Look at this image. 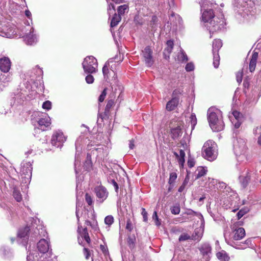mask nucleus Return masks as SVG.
Listing matches in <instances>:
<instances>
[{
  "mask_svg": "<svg viewBox=\"0 0 261 261\" xmlns=\"http://www.w3.org/2000/svg\"><path fill=\"white\" fill-rule=\"evenodd\" d=\"M13 195L17 202H20L22 200V195L19 190L14 189L13 192Z\"/></svg>",
  "mask_w": 261,
  "mask_h": 261,
  "instance_id": "e433bc0d",
  "label": "nucleus"
},
{
  "mask_svg": "<svg viewBox=\"0 0 261 261\" xmlns=\"http://www.w3.org/2000/svg\"><path fill=\"white\" fill-rule=\"evenodd\" d=\"M218 187L220 189H224V192L227 196V198L231 201L230 204L237 202L238 200V194L234 191L232 190L230 187H227L226 184L224 182H219Z\"/></svg>",
  "mask_w": 261,
  "mask_h": 261,
  "instance_id": "0eeeda50",
  "label": "nucleus"
},
{
  "mask_svg": "<svg viewBox=\"0 0 261 261\" xmlns=\"http://www.w3.org/2000/svg\"><path fill=\"white\" fill-rule=\"evenodd\" d=\"M202 156L210 161L215 160L218 155V149L216 143L212 140L205 142L202 148Z\"/></svg>",
  "mask_w": 261,
  "mask_h": 261,
  "instance_id": "20e7f679",
  "label": "nucleus"
},
{
  "mask_svg": "<svg viewBox=\"0 0 261 261\" xmlns=\"http://www.w3.org/2000/svg\"><path fill=\"white\" fill-rule=\"evenodd\" d=\"M177 60L181 62H186L188 60L187 55L181 48H180V51L177 56Z\"/></svg>",
  "mask_w": 261,
  "mask_h": 261,
  "instance_id": "473e14b6",
  "label": "nucleus"
},
{
  "mask_svg": "<svg viewBox=\"0 0 261 261\" xmlns=\"http://www.w3.org/2000/svg\"><path fill=\"white\" fill-rule=\"evenodd\" d=\"M105 222L106 224L110 226L114 222V218L112 216H107L105 219Z\"/></svg>",
  "mask_w": 261,
  "mask_h": 261,
  "instance_id": "c03bdc74",
  "label": "nucleus"
},
{
  "mask_svg": "<svg viewBox=\"0 0 261 261\" xmlns=\"http://www.w3.org/2000/svg\"><path fill=\"white\" fill-rule=\"evenodd\" d=\"M239 222H236L231 226L232 230V238L233 240L238 241L242 239L245 236V229L239 227Z\"/></svg>",
  "mask_w": 261,
  "mask_h": 261,
  "instance_id": "1a4fd4ad",
  "label": "nucleus"
},
{
  "mask_svg": "<svg viewBox=\"0 0 261 261\" xmlns=\"http://www.w3.org/2000/svg\"><path fill=\"white\" fill-rule=\"evenodd\" d=\"M85 201L87 203L88 205L89 206H92L93 204V201L91 196L87 193L85 194Z\"/></svg>",
  "mask_w": 261,
  "mask_h": 261,
  "instance_id": "37998d69",
  "label": "nucleus"
},
{
  "mask_svg": "<svg viewBox=\"0 0 261 261\" xmlns=\"http://www.w3.org/2000/svg\"><path fill=\"white\" fill-rule=\"evenodd\" d=\"M201 11H202V20L205 23V26L209 30L210 33H213L224 29L226 23L224 16L221 14L220 16L214 15L213 9V4L206 0H202L199 2Z\"/></svg>",
  "mask_w": 261,
  "mask_h": 261,
  "instance_id": "f257e3e1",
  "label": "nucleus"
},
{
  "mask_svg": "<svg viewBox=\"0 0 261 261\" xmlns=\"http://www.w3.org/2000/svg\"><path fill=\"white\" fill-rule=\"evenodd\" d=\"M246 149L245 141L242 138H237L233 141V151L236 156L242 155Z\"/></svg>",
  "mask_w": 261,
  "mask_h": 261,
  "instance_id": "6e6552de",
  "label": "nucleus"
},
{
  "mask_svg": "<svg viewBox=\"0 0 261 261\" xmlns=\"http://www.w3.org/2000/svg\"><path fill=\"white\" fill-rule=\"evenodd\" d=\"M82 65L85 72L93 73L97 71L98 63L95 57L90 56H87L84 59Z\"/></svg>",
  "mask_w": 261,
  "mask_h": 261,
  "instance_id": "423d86ee",
  "label": "nucleus"
},
{
  "mask_svg": "<svg viewBox=\"0 0 261 261\" xmlns=\"http://www.w3.org/2000/svg\"><path fill=\"white\" fill-rule=\"evenodd\" d=\"M11 66V62L8 57H4L0 59V70L7 73L9 71Z\"/></svg>",
  "mask_w": 261,
  "mask_h": 261,
  "instance_id": "dca6fc26",
  "label": "nucleus"
},
{
  "mask_svg": "<svg viewBox=\"0 0 261 261\" xmlns=\"http://www.w3.org/2000/svg\"><path fill=\"white\" fill-rule=\"evenodd\" d=\"M216 255L220 261H228L229 259V256L224 251L218 252Z\"/></svg>",
  "mask_w": 261,
  "mask_h": 261,
  "instance_id": "72a5a7b5",
  "label": "nucleus"
},
{
  "mask_svg": "<svg viewBox=\"0 0 261 261\" xmlns=\"http://www.w3.org/2000/svg\"><path fill=\"white\" fill-rule=\"evenodd\" d=\"M152 218V219L154 220L156 225L159 226L161 225V222L158 218L157 212L156 211L154 212Z\"/></svg>",
  "mask_w": 261,
  "mask_h": 261,
  "instance_id": "09e8293b",
  "label": "nucleus"
},
{
  "mask_svg": "<svg viewBox=\"0 0 261 261\" xmlns=\"http://www.w3.org/2000/svg\"><path fill=\"white\" fill-rule=\"evenodd\" d=\"M176 158L178 160V162L180 166L183 167L185 161V158L176 157Z\"/></svg>",
  "mask_w": 261,
  "mask_h": 261,
  "instance_id": "0e129e2a",
  "label": "nucleus"
},
{
  "mask_svg": "<svg viewBox=\"0 0 261 261\" xmlns=\"http://www.w3.org/2000/svg\"><path fill=\"white\" fill-rule=\"evenodd\" d=\"M38 250L42 253L48 252L49 250V244L48 242L44 239H41L37 244Z\"/></svg>",
  "mask_w": 261,
  "mask_h": 261,
  "instance_id": "412c9836",
  "label": "nucleus"
},
{
  "mask_svg": "<svg viewBox=\"0 0 261 261\" xmlns=\"http://www.w3.org/2000/svg\"><path fill=\"white\" fill-rule=\"evenodd\" d=\"M100 249L106 257L109 256V252L108 251V247L105 245H100Z\"/></svg>",
  "mask_w": 261,
  "mask_h": 261,
  "instance_id": "79ce46f5",
  "label": "nucleus"
},
{
  "mask_svg": "<svg viewBox=\"0 0 261 261\" xmlns=\"http://www.w3.org/2000/svg\"><path fill=\"white\" fill-rule=\"evenodd\" d=\"M229 118L232 123L234 124L236 128H238L243 121L242 114L237 111H233L232 113V116H229Z\"/></svg>",
  "mask_w": 261,
  "mask_h": 261,
  "instance_id": "ddd939ff",
  "label": "nucleus"
},
{
  "mask_svg": "<svg viewBox=\"0 0 261 261\" xmlns=\"http://www.w3.org/2000/svg\"><path fill=\"white\" fill-rule=\"evenodd\" d=\"M77 231L80 234V236L82 238H83L88 244H90L91 243V239L88 232V229L86 227L83 228L81 230L80 227H79Z\"/></svg>",
  "mask_w": 261,
  "mask_h": 261,
  "instance_id": "a878e982",
  "label": "nucleus"
},
{
  "mask_svg": "<svg viewBox=\"0 0 261 261\" xmlns=\"http://www.w3.org/2000/svg\"><path fill=\"white\" fill-rule=\"evenodd\" d=\"M236 168L239 171V180L243 188H246L251 181L257 178L256 171L247 169L244 164L237 163Z\"/></svg>",
  "mask_w": 261,
  "mask_h": 261,
  "instance_id": "7ed1b4c3",
  "label": "nucleus"
},
{
  "mask_svg": "<svg viewBox=\"0 0 261 261\" xmlns=\"http://www.w3.org/2000/svg\"><path fill=\"white\" fill-rule=\"evenodd\" d=\"M25 15L29 19L31 18L32 16L31 13L29 10H26L25 11Z\"/></svg>",
  "mask_w": 261,
  "mask_h": 261,
  "instance_id": "338daca9",
  "label": "nucleus"
},
{
  "mask_svg": "<svg viewBox=\"0 0 261 261\" xmlns=\"http://www.w3.org/2000/svg\"><path fill=\"white\" fill-rule=\"evenodd\" d=\"M200 251L204 259V261H209L211 254V247L209 244L205 243L201 246L199 248Z\"/></svg>",
  "mask_w": 261,
  "mask_h": 261,
  "instance_id": "2eb2a0df",
  "label": "nucleus"
},
{
  "mask_svg": "<svg viewBox=\"0 0 261 261\" xmlns=\"http://www.w3.org/2000/svg\"><path fill=\"white\" fill-rule=\"evenodd\" d=\"M177 178V174L175 172H172L170 174V177L169 179V184L171 185L173 184Z\"/></svg>",
  "mask_w": 261,
  "mask_h": 261,
  "instance_id": "49530a36",
  "label": "nucleus"
},
{
  "mask_svg": "<svg viewBox=\"0 0 261 261\" xmlns=\"http://www.w3.org/2000/svg\"><path fill=\"white\" fill-rule=\"evenodd\" d=\"M124 58L123 55L119 54V56L118 55L115 56V62H120L123 61Z\"/></svg>",
  "mask_w": 261,
  "mask_h": 261,
  "instance_id": "680f3d73",
  "label": "nucleus"
},
{
  "mask_svg": "<svg viewBox=\"0 0 261 261\" xmlns=\"http://www.w3.org/2000/svg\"><path fill=\"white\" fill-rule=\"evenodd\" d=\"M83 253L85 256L86 259H88L90 256V252L89 249L87 248H84L83 249Z\"/></svg>",
  "mask_w": 261,
  "mask_h": 261,
  "instance_id": "6e6d98bb",
  "label": "nucleus"
},
{
  "mask_svg": "<svg viewBox=\"0 0 261 261\" xmlns=\"http://www.w3.org/2000/svg\"><path fill=\"white\" fill-rule=\"evenodd\" d=\"M66 140V138L62 132H57L52 136L51 143L55 146L61 147Z\"/></svg>",
  "mask_w": 261,
  "mask_h": 261,
  "instance_id": "9d476101",
  "label": "nucleus"
},
{
  "mask_svg": "<svg viewBox=\"0 0 261 261\" xmlns=\"http://www.w3.org/2000/svg\"><path fill=\"white\" fill-rule=\"evenodd\" d=\"M201 225L200 227L195 229L193 233L191 236V240L199 241L201 239L203 233V224L202 225L201 224Z\"/></svg>",
  "mask_w": 261,
  "mask_h": 261,
  "instance_id": "5701e85b",
  "label": "nucleus"
},
{
  "mask_svg": "<svg viewBox=\"0 0 261 261\" xmlns=\"http://www.w3.org/2000/svg\"><path fill=\"white\" fill-rule=\"evenodd\" d=\"M117 14L115 13V25L121 21L122 17L125 13H128L129 6L127 4H124L118 6L117 8Z\"/></svg>",
  "mask_w": 261,
  "mask_h": 261,
  "instance_id": "9b49d317",
  "label": "nucleus"
},
{
  "mask_svg": "<svg viewBox=\"0 0 261 261\" xmlns=\"http://www.w3.org/2000/svg\"><path fill=\"white\" fill-rule=\"evenodd\" d=\"M191 240V236L188 233H182L179 238V241L180 242L185 241L188 240Z\"/></svg>",
  "mask_w": 261,
  "mask_h": 261,
  "instance_id": "a18cd8bd",
  "label": "nucleus"
},
{
  "mask_svg": "<svg viewBox=\"0 0 261 261\" xmlns=\"http://www.w3.org/2000/svg\"><path fill=\"white\" fill-rule=\"evenodd\" d=\"M179 103V98L177 97H173L166 105V109L168 111H171L175 109Z\"/></svg>",
  "mask_w": 261,
  "mask_h": 261,
  "instance_id": "4be33fe9",
  "label": "nucleus"
},
{
  "mask_svg": "<svg viewBox=\"0 0 261 261\" xmlns=\"http://www.w3.org/2000/svg\"><path fill=\"white\" fill-rule=\"evenodd\" d=\"M207 119L213 131L219 132L224 128L222 112L219 109L215 107L209 108L207 111Z\"/></svg>",
  "mask_w": 261,
  "mask_h": 261,
  "instance_id": "f03ea898",
  "label": "nucleus"
},
{
  "mask_svg": "<svg viewBox=\"0 0 261 261\" xmlns=\"http://www.w3.org/2000/svg\"><path fill=\"white\" fill-rule=\"evenodd\" d=\"M141 214L143 216V221L146 222L148 220L147 212L146 211L144 208H142Z\"/></svg>",
  "mask_w": 261,
  "mask_h": 261,
  "instance_id": "13d9d810",
  "label": "nucleus"
},
{
  "mask_svg": "<svg viewBox=\"0 0 261 261\" xmlns=\"http://www.w3.org/2000/svg\"><path fill=\"white\" fill-rule=\"evenodd\" d=\"M247 212L248 210L247 208H242L240 210L237 214L238 219L239 220L240 219H241Z\"/></svg>",
  "mask_w": 261,
  "mask_h": 261,
  "instance_id": "de8ad7c7",
  "label": "nucleus"
},
{
  "mask_svg": "<svg viewBox=\"0 0 261 261\" xmlns=\"http://www.w3.org/2000/svg\"><path fill=\"white\" fill-rule=\"evenodd\" d=\"M32 164L30 162H23L21 167V172L25 178L31 177L32 172Z\"/></svg>",
  "mask_w": 261,
  "mask_h": 261,
  "instance_id": "a211bd4d",
  "label": "nucleus"
},
{
  "mask_svg": "<svg viewBox=\"0 0 261 261\" xmlns=\"http://www.w3.org/2000/svg\"><path fill=\"white\" fill-rule=\"evenodd\" d=\"M107 2L109 3V8L108 9V13L110 15V17H111V28L112 29L114 27V15L111 16V14L112 13V9L114 10V4H113V2L114 0H107ZM111 31L112 34V36L114 37V35L112 32V29H111Z\"/></svg>",
  "mask_w": 261,
  "mask_h": 261,
  "instance_id": "b1692460",
  "label": "nucleus"
},
{
  "mask_svg": "<svg viewBox=\"0 0 261 261\" xmlns=\"http://www.w3.org/2000/svg\"><path fill=\"white\" fill-rule=\"evenodd\" d=\"M251 243L250 240H247L244 243H242V245H240L238 247H236L238 249H243L246 248L247 246H249V244Z\"/></svg>",
  "mask_w": 261,
  "mask_h": 261,
  "instance_id": "603ef678",
  "label": "nucleus"
},
{
  "mask_svg": "<svg viewBox=\"0 0 261 261\" xmlns=\"http://www.w3.org/2000/svg\"><path fill=\"white\" fill-rule=\"evenodd\" d=\"M92 222H91L90 221L87 220L85 221V224L87 226H90L92 227H94L95 225L97 224V221L96 220V216L94 213L92 214Z\"/></svg>",
  "mask_w": 261,
  "mask_h": 261,
  "instance_id": "ea45409f",
  "label": "nucleus"
},
{
  "mask_svg": "<svg viewBox=\"0 0 261 261\" xmlns=\"http://www.w3.org/2000/svg\"><path fill=\"white\" fill-rule=\"evenodd\" d=\"M109 89L107 88H105L103 91H102L101 94L99 95L98 97V102H102L105 99L107 94L108 93Z\"/></svg>",
  "mask_w": 261,
  "mask_h": 261,
  "instance_id": "58836bf2",
  "label": "nucleus"
},
{
  "mask_svg": "<svg viewBox=\"0 0 261 261\" xmlns=\"http://www.w3.org/2000/svg\"><path fill=\"white\" fill-rule=\"evenodd\" d=\"M171 212L172 214L177 215L179 214L180 211V208L179 204H176L170 208Z\"/></svg>",
  "mask_w": 261,
  "mask_h": 261,
  "instance_id": "a19ab883",
  "label": "nucleus"
},
{
  "mask_svg": "<svg viewBox=\"0 0 261 261\" xmlns=\"http://www.w3.org/2000/svg\"><path fill=\"white\" fill-rule=\"evenodd\" d=\"M172 138L174 139L178 138L182 134L181 128L180 126L173 128L171 130Z\"/></svg>",
  "mask_w": 261,
  "mask_h": 261,
  "instance_id": "7c9ffc66",
  "label": "nucleus"
},
{
  "mask_svg": "<svg viewBox=\"0 0 261 261\" xmlns=\"http://www.w3.org/2000/svg\"><path fill=\"white\" fill-rule=\"evenodd\" d=\"M51 103L50 101L47 100L43 103V105H42L43 109L49 110L51 109Z\"/></svg>",
  "mask_w": 261,
  "mask_h": 261,
  "instance_id": "3c124183",
  "label": "nucleus"
},
{
  "mask_svg": "<svg viewBox=\"0 0 261 261\" xmlns=\"http://www.w3.org/2000/svg\"><path fill=\"white\" fill-rule=\"evenodd\" d=\"M222 46V42L220 39H215L213 42V53H218L219 50Z\"/></svg>",
  "mask_w": 261,
  "mask_h": 261,
  "instance_id": "c756f323",
  "label": "nucleus"
},
{
  "mask_svg": "<svg viewBox=\"0 0 261 261\" xmlns=\"http://www.w3.org/2000/svg\"><path fill=\"white\" fill-rule=\"evenodd\" d=\"M253 3L251 1L243 2L241 5L236 6L239 9L238 12L246 21H251L254 18Z\"/></svg>",
  "mask_w": 261,
  "mask_h": 261,
  "instance_id": "39448f33",
  "label": "nucleus"
},
{
  "mask_svg": "<svg viewBox=\"0 0 261 261\" xmlns=\"http://www.w3.org/2000/svg\"><path fill=\"white\" fill-rule=\"evenodd\" d=\"M129 147L130 149H133L135 147L134 141V140H131L129 141Z\"/></svg>",
  "mask_w": 261,
  "mask_h": 261,
  "instance_id": "69168bd1",
  "label": "nucleus"
},
{
  "mask_svg": "<svg viewBox=\"0 0 261 261\" xmlns=\"http://www.w3.org/2000/svg\"><path fill=\"white\" fill-rule=\"evenodd\" d=\"M96 195L101 202H103L107 197L108 193L106 189L103 186H97L94 190Z\"/></svg>",
  "mask_w": 261,
  "mask_h": 261,
  "instance_id": "f3484780",
  "label": "nucleus"
},
{
  "mask_svg": "<svg viewBox=\"0 0 261 261\" xmlns=\"http://www.w3.org/2000/svg\"><path fill=\"white\" fill-rule=\"evenodd\" d=\"M166 44L167 47L164 50V55L166 59H168L169 58V55L172 52L173 47V41L171 40H168L167 41Z\"/></svg>",
  "mask_w": 261,
  "mask_h": 261,
  "instance_id": "bb28decb",
  "label": "nucleus"
},
{
  "mask_svg": "<svg viewBox=\"0 0 261 261\" xmlns=\"http://www.w3.org/2000/svg\"><path fill=\"white\" fill-rule=\"evenodd\" d=\"M135 240H136V239L134 237H128L127 242L130 247L132 246H134V245L135 244Z\"/></svg>",
  "mask_w": 261,
  "mask_h": 261,
  "instance_id": "052dcab7",
  "label": "nucleus"
},
{
  "mask_svg": "<svg viewBox=\"0 0 261 261\" xmlns=\"http://www.w3.org/2000/svg\"><path fill=\"white\" fill-rule=\"evenodd\" d=\"M114 107V100L113 99H109L107 101V105L106 106L104 115L107 118H109V117L111 116L112 111L113 110Z\"/></svg>",
  "mask_w": 261,
  "mask_h": 261,
  "instance_id": "aec40b11",
  "label": "nucleus"
},
{
  "mask_svg": "<svg viewBox=\"0 0 261 261\" xmlns=\"http://www.w3.org/2000/svg\"><path fill=\"white\" fill-rule=\"evenodd\" d=\"M123 90L124 87L122 85L121 83H120L119 82H116L115 81V95L117 93L119 94L117 99L115 101V104L117 102H119V103H120L121 101L123 100Z\"/></svg>",
  "mask_w": 261,
  "mask_h": 261,
  "instance_id": "6ab92c4d",
  "label": "nucleus"
},
{
  "mask_svg": "<svg viewBox=\"0 0 261 261\" xmlns=\"http://www.w3.org/2000/svg\"><path fill=\"white\" fill-rule=\"evenodd\" d=\"M185 69L188 72L193 71L194 69V64L192 63H188L186 66Z\"/></svg>",
  "mask_w": 261,
  "mask_h": 261,
  "instance_id": "864d4df0",
  "label": "nucleus"
},
{
  "mask_svg": "<svg viewBox=\"0 0 261 261\" xmlns=\"http://www.w3.org/2000/svg\"><path fill=\"white\" fill-rule=\"evenodd\" d=\"M255 136H258L257 138V144L261 146V126L256 127L253 130Z\"/></svg>",
  "mask_w": 261,
  "mask_h": 261,
  "instance_id": "f704fd0d",
  "label": "nucleus"
},
{
  "mask_svg": "<svg viewBox=\"0 0 261 261\" xmlns=\"http://www.w3.org/2000/svg\"><path fill=\"white\" fill-rule=\"evenodd\" d=\"M152 52L149 46L146 47L142 51V55L145 64L148 67L151 66L154 62L152 55Z\"/></svg>",
  "mask_w": 261,
  "mask_h": 261,
  "instance_id": "f8f14e48",
  "label": "nucleus"
},
{
  "mask_svg": "<svg viewBox=\"0 0 261 261\" xmlns=\"http://www.w3.org/2000/svg\"><path fill=\"white\" fill-rule=\"evenodd\" d=\"M257 58L258 53L257 52H253L249 63V70L251 72L255 70Z\"/></svg>",
  "mask_w": 261,
  "mask_h": 261,
  "instance_id": "393cba45",
  "label": "nucleus"
},
{
  "mask_svg": "<svg viewBox=\"0 0 261 261\" xmlns=\"http://www.w3.org/2000/svg\"><path fill=\"white\" fill-rule=\"evenodd\" d=\"M207 172V169L206 168L203 167H199L196 170L195 174L196 178H199L203 176H204Z\"/></svg>",
  "mask_w": 261,
  "mask_h": 261,
  "instance_id": "2f4dec72",
  "label": "nucleus"
},
{
  "mask_svg": "<svg viewBox=\"0 0 261 261\" xmlns=\"http://www.w3.org/2000/svg\"><path fill=\"white\" fill-rule=\"evenodd\" d=\"M213 65L215 68H218L219 65L220 57L218 53H213Z\"/></svg>",
  "mask_w": 261,
  "mask_h": 261,
  "instance_id": "4c0bfd02",
  "label": "nucleus"
},
{
  "mask_svg": "<svg viewBox=\"0 0 261 261\" xmlns=\"http://www.w3.org/2000/svg\"><path fill=\"white\" fill-rule=\"evenodd\" d=\"M174 154L176 156V157L185 158V152L182 149H180L179 150V154H178L177 153L175 152L174 153Z\"/></svg>",
  "mask_w": 261,
  "mask_h": 261,
  "instance_id": "e2e57ef3",
  "label": "nucleus"
},
{
  "mask_svg": "<svg viewBox=\"0 0 261 261\" xmlns=\"http://www.w3.org/2000/svg\"><path fill=\"white\" fill-rule=\"evenodd\" d=\"M37 122L40 128L43 131L48 130L50 128L51 120L48 116L40 118Z\"/></svg>",
  "mask_w": 261,
  "mask_h": 261,
  "instance_id": "4468645a",
  "label": "nucleus"
},
{
  "mask_svg": "<svg viewBox=\"0 0 261 261\" xmlns=\"http://www.w3.org/2000/svg\"><path fill=\"white\" fill-rule=\"evenodd\" d=\"M30 230V226H28V225L21 228L19 230L17 236L20 238H28Z\"/></svg>",
  "mask_w": 261,
  "mask_h": 261,
  "instance_id": "cd10ccee",
  "label": "nucleus"
},
{
  "mask_svg": "<svg viewBox=\"0 0 261 261\" xmlns=\"http://www.w3.org/2000/svg\"><path fill=\"white\" fill-rule=\"evenodd\" d=\"M113 59H110L105 64L104 66L102 68V72L105 77L108 76L109 73V68L113 71L111 69L113 66Z\"/></svg>",
  "mask_w": 261,
  "mask_h": 261,
  "instance_id": "c85d7f7f",
  "label": "nucleus"
},
{
  "mask_svg": "<svg viewBox=\"0 0 261 261\" xmlns=\"http://www.w3.org/2000/svg\"><path fill=\"white\" fill-rule=\"evenodd\" d=\"M242 76H243V72L242 71H239L236 74V79L239 84L241 83L242 81Z\"/></svg>",
  "mask_w": 261,
  "mask_h": 261,
  "instance_id": "4d7b16f0",
  "label": "nucleus"
},
{
  "mask_svg": "<svg viewBox=\"0 0 261 261\" xmlns=\"http://www.w3.org/2000/svg\"><path fill=\"white\" fill-rule=\"evenodd\" d=\"M133 228V227L131 221L129 219L127 220L126 222V229L128 231H131Z\"/></svg>",
  "mask_w": 261,
  "mask_h": 261,
  "instance_id": "bf43d9fd",
  "label": "nucleus"
},
{
  "mask_svg": "<svg viewBox=\"0 0 261 261\" xmlns=\"http://www.w3.org/2000/svg\"><path fill=\"white\" fill-rule=\"evenodd\" d=\"M85 80L88 84H92L93 83L94 79L93 75L89 74L86 77Z\"/></svg>",
  "mask_w": 261,
  "mask_h": 261,
  "instance_id": "5fc2aeb1",
  "label": "nucleus"
},
{
  "mask_svg": "<svg viewBox=\"0 0 261 261\" xmlns=\"http://www.w3.org/2000/svg\"><path fill=\"white\" fill-rule=\"evenodd\" d=\"M192 128L194 127V126L197 124V118L195 114H192L190 116Z\"/></svg>",
  "mask_w": 261,
  "mask_h": 261,
  "instance_id": "8fccbe9b",
  "label": "nucleus"
},
{
  "mask_svg": "<svg viewBox=\"0 0 261 261\" xmlns=\"http://www.w3.org/2000/svg\"><path fill=\"white\" fill-rule=\"evenodd\" d=\"M186 214L188 215H195L199 217V219L201 220V225L204 224V220L203 216L200 213L196 212L193 211L192 210H189L187 212H186Z\"/></svg>",
  "mask_w": 261,
  "mask_h": 261,
  "instance_id": "c9c22d12",
  "label": "nucleus"
},
{
  "mask_svg": "<svg viewBox=\"0 0 261 261\" xmlns=\"http://www.w3.org/2000/svg\"><path fill=\"white\" fill-rule=\"evenodd\" d=\"M188 165L190 168H192L194 166V162L192 161H188Z\"/></svg>",
  "mask_w": 261,
  "mask_h": 261,
  "instance_id": "774afa93",
  "label": "nucleus"
}]
</instances>
